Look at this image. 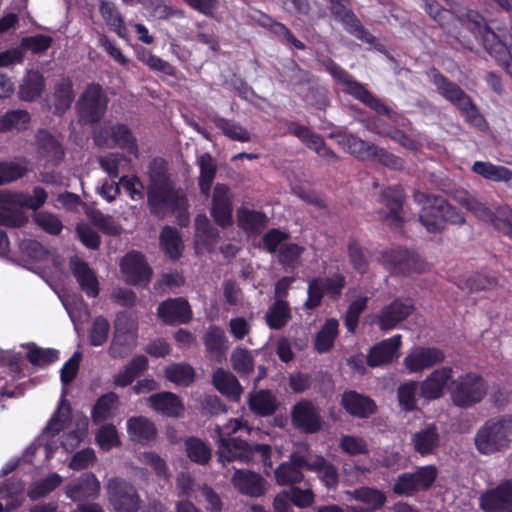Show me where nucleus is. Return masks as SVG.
I'll list each match as a JSON object with an SVG mask.
<instances>
[{"mask_svg":"<svg viewBox=\"0 0 512 512\" xmlns=\"http://www.w3.org/2000/svg\"><path fill=\"white\" fill-rule=\"evenodd\" d=\"M413 199L422 207L419 221L429 233H441L447 224L463 225L466 222L464 214L440 195L416 190Z\"/></svg>","mask_w":512,"mask_h":512,"instance_id":"f257e3e1","label":"nucleus"},{"mask_svg":"<svg viewBox=\"0 0 512 512\" xmlns=\"http://www.w3.org/2000/svg\"><path fill=\"white\" fill-rule=\"evenodd\" d=\"M512 443V415L493 417L477 430L474 444L483 455H492L506 450Z\"/></svg>","mask_w":512,"mask_h":512,"instance_id":"f03ea898","label":"nucleus"},{"mask_svg":"<svg viewBox=\"0 0 512 512\" xmlns=\"http://www.w3.org/2000/svg\"><path fill=\"white\" fill-rule=\"evenodd\" d=\"M460 19L466 21L467 28L481 39L484 49L497 61L510 58L508 46L512 37L506 30L493 31L478 13L471 10Z\"/></svg>","mask_w":512,"mask_h":512,"instance_id":"7ed1b4c3","label":"nucleus"},{"mask_svg":"<svg viewBox=\"0 0 512 512\" xmlns=\"http://www.w3.org/2000/svg\"><path fill=\"white\" fill-rule=\"evenodd\" d=\"M187 198L175 183L147 186V207L151 215L164 219L185 207Z\"/></svg>","mask_w":512,"mask_h":512,"instance_id":"20e7f679","label":"nucleus"},{"mask_svg":"<svg viewBox=\"0 0 512 512\" xmlns=\"http://www.w3.org/2000/svg\"><path fill=\"white\" fill-rule=\"evenodd\" d=\"M488 392V384L476 373H466L451 382L450 398L459 408H470L480 403Z\"/></svg>","mask_w":512,"mask_h":512,"instance_id":"39448f33","label":"nucleus"},{"mask_svg":"<svg viewBox=\"0 0 512 512\" xmlns=\"http://www.w3.org/2000/svg\"><path fill=\"white\" fill-rule=\"evenodd\" d=\"M108 103L109 98L99 83L87 84L75 105L79 120L84 124L98 123L104 117Z\"/></svg>","mask_w":512,"mask_h":512,"instance_id":"423d86ee","label":"nucleus"},{"mask_svg":"<svg viewBox=\"0 0 512 512\" xmlns=\"http://www.w3.org/2000/svg\"><path fill=\"white\" fill-rule=\"evenodd\" d=\"M325 68L337 83L343 86L347 93L353 95L377 113L389 117L391 116L393 111L388 106L370 93L362 84L353 80L352 77L334 61L330 59L327 60L325 62Z\"/></svg>","mask_w":512,"mask_h":512,"instance_id":"0eeeda50","label":"nucleus"},{"mask_svg":"<svg viewBox=\"0 0 512 512\" xmlns=\"http://www.w3.org/2000/svg\"><path fill=\"white\" fill-rule=\"evenodd\" d=\"M93 141L100 148L118 147L130 155H138L137 139L131 129L123 123L99 127L93 132Z\"/></svg>","mask_w":512,"mask_h":512,"instance_id":"6e6552de","label":"nucleus"},{"mask_svg":"<svg viewBox=\"0 0 512 512\" xmlns=\"http://www.w3.org/2000/svg\"><path fill=\"white\" fill-rule=\"evenodd\" d=\"M379 262L391 273L401 275L423 273L428 268V264L417 253L404 248L383 252Z\"/></svg>","mask_w":512,"mask_h":512,"instance_id":"1a4fd4ad","label":"nucleus"},{"mask_svg":"<svg viewBox=\"0 0 512 512\" xmlns=\"http://www.w3.org/2000/svg\"><path fill=\"white\" fill-rule=\"evenodd\" d=\"M107 494L109 502L116 512H138L140 496L135 486L125 479L119 477L109 479Z\"/></svg>","mask_w":512,"mask_h":512,"instance_id":"9d476101","label":"nucleus"},{"mask_svg":"<svg viewBox=\"0 0 512 512\" xmlns=\"http://www.w3.org/2000/svg\"><path fill=\"white\" fill-rule=\"evenodd\" d=\"M304 470L320 472V459L317 458L310 464L302 451H293L289 460L281 463L275 470L276 482L281 486H293L303 480Z\"/></svg>","mask_w":512,"mask_h":512,"instance_id":"9b49d317","label":"nucleus"},{"mask_svg":"<svg viewBox=\"0 0 512 512\" xmlns=\"http://www.w3.org/2000/svg\"><path fill=\"white\" fill-rule=\"evenodd\" d=\"M120 270L127 284L146 287L153 276V270L145 255L136 250L127 252L120 261Z\"/></svg>","mask_w":512,"mask_h":512,"instance_id":"f8f14e48","label":"nucleus"},{"mask_svg":"<svg viewBox=\"0 0 512 512\" xmlns=\"http://www.w3.org/2000/svg\"><path fill=\"white\" fill-rule=\"evenodd\" d=\"M437 476L434 466L418 468L413 473H403L398 476L393 485V492L397 495L411 496L420 490L431 487Z\"/></svg>","mask_w":512,"mask_h":512,"instance_id":"ddd939ff","label":"nucleus"},{"mask_svg":"<svg viewBox=\"0 0 512 512\" xmlns=\"http://www.w3.org/2000/svg\"><path fill=\"white\" fill-rule=\"evenodd\" d=\"M331 3V13L340 21L346 30L357 39L373 44L375 37L365 29L360 20L349 7L350 0H328Z\"/></svg>","mask_w":512,"mask_h":512,"instance_id":"4468645a","label":"nucleus"},{"mask_svg":"<svg viewBox=\"0 0 512 512\" xmlns=\"http://www.w3.org/2000/svg\"><path fill=\"white\" fill-rule=\"evenodd\" d=\"M210 215L222 229L233 224V202L230 188L226 184L217 183L213 190Z\"/></svg>","mask_w":512,"mask_h":512,"instance_id":"2eb2a0df","label":"nucleus"},{"mask_svg":"<svg viewBox=\"0 0 512 512\" xmlns=\"http://www.w3.org/2000/svg\"><path fill=\"white\" fill-rule=\"evenodd\" d=\"M157 316L166 325L187 324L192 319V310L185 298H168L158 305Z\"/></svg>","mask_w":512,"mask_h":512,"instance_id":"dca6fc26","label":"nucleus"},{"mask_svg":"<svg viewBox=\"0 0 512 512\" xmlns=\"http://www.w3.org/2000/svg\"><path fill=\"white\" fill-rule=\"evenodd\" d=\"M414 305L409 299L396 298L384 306L376 316L381 331H389L412 314Z\"/></svg>","mask_w":512,"mask_h":512,"instance_id":"f3484780","label":"nucleus"},{"mask_svg":"<svg viewBox=\"0 0 512 512\" xmlns=\"http://www.w3.org/2000/svg\"><path fill=\"white\" fill-rule=\"evenodd\" d=\"M100 494V482L92 472L82 473L65 487V495L73 502L95 500Z\"/></svg>","mask_w":512,"mask_h":512,"instance_id":"a211bd4d","label":"nucleus"},{"mask_svg":"<svg viewBox=\"0 0 512 512\" xmlns=\"http://www.w3.org/2000/svg\"><path fill=\"white\" fill-rule=\"evenodd\" d=\"M404 200V191L400 186L387 187L381 192L380 201L388 209L382 220L391 227L400 228L402 226L401 212Z\"/></svg>","mask_w":512,"mask_h":512,"instance_id":"6ab92c4d","label":"nucleus"},{"mask_svg":"<svg viewBox=\"0 0 512 512\" xmlns=\"http://www.w3.org/2000/svg\"><path fill=\"white\" fill-rule=\"evenodd\" d=\"M401 344V335H395L375 344L367 354V365L374 368L391 364L399 357Z\"/></svg>","mask_w":512,"mask_h":512,"instance_id":"aec40b11","label":"nucleus"},{"mask_svg":"<svg viewBox=\"0 0 512 512\" xmlns=\"http://www.w3.org/2000/svg\"><path fill=\"white\" fill-rule=\"evenodd\" d=\"M292 425L305 433H314L320 430V416L316 407L308 400H300L291 411Z\"/></svg>","mask_w":512,"mask_h":512,"instance_id":"412c9836","label":"nucleus"},{"mask_svg":"<svg viewBox=\"0 0 512 512\" xmlns=\"http://www.w3.org/2000/svg\"><path fill=\"white\" fill-rule=\"evenodd\" d=\"M481 508L488 512H512V480L486 492L480 499Z\"/></svg>","mask_w":512,"mask_h":512,"instance_id":"4be33fe9","label":"nucleus"},{"mask_svg":"<svg viewBox=\"0 0 512 512\" xmlns=\"http://www.w3.org/2000/svg\"><path fill=\"white\" fill-rule=\"evenodd\" d=\"M444 352L436 347H418L408 354L404 364L411 372H419L443 362Z\"/></svg>","mask_w":512,"mask_h":512,"instance_id":"5701e85b","label":"nucleus"},{"mask_svg":"<svg viewBox=\"0 0 512 512\" xmlns=\"http://www.w3.org/2000/svg\"><path fill=\"white\" fill-rule=\"evenodd\" d=\"M148 403L151 409L165 417L179 418L185 411L180 397L168 391L152 394L148 398Z\"/></svg>","mask_w":512,"mask_h":512,"instance_id":"b1692460","label":"nucleus"},{"mask_svg":"<svg viewBox=\"0 0 512 512\" xmlns=\"http://www.w3.org/2000/svg\"><path fill=\"white\" fill-rule=\"evenodd\" d=\"M71 272L81 290L91 298L99 295V282L95 272L88 263L78 257H72L69 262Z\"/></svg>","mask_w":512,"mask_h":512,"instance_id":"393cba45","label":"nucleus"},{"mask_svg":"<svg viewBox=\"0 0 512 512\" xmlns=\"http://www.w3.org/2000/svg\"><path fill=\"white\" fill-rule=\"evenodd\" d=\"M269 219L262 211L241 206L236 210V223L238 228L247 236H258L267 227Z\"/></svg>","mask_w":512,"mask_h":512,"instance_id":"a878e982","label":"nucleus"},{"mask_svg":"<svg viewBox=\"0 0 512 512\" xmlns=\"http://www.w3.org/2000/svg\"><path fill=\"white\" fill-rule=\"evenodd\" d=\"M452 373L453 369L448 366L434 370L420 383L421 396L427 400L440 398L452 378Z\"/></svg>","mask_w":512,"mask_h":512,"instance_id":"bb28decb","label":"nucleus"},{"mask_svg":"<svg viewBox=\"0 0 512 512\" xmlns=\"http://www.w3.org/2000/svg\"><path fill=\"white\" fill-rule=\"evenodd\" d=\"M234 487L243 495L260 497L265 493V480L255 472L237 469L232 477Z\"/></svg>","mask_w":512,"mask_h":512,"instance_id":"cd10ccee","label":"nucleus"},{"mask_svg":"<svg viewBox=\"0 0 512 512\" xmlns=\"http://www.w3.org/2000/svg\"><path fill=\"white\" fill-rule=\"evenodd\" d=\"M342 405L349 414L358 418H369L377 412V405L373 399L355 391L343 394Z\"/></svg>","mask_w":512,"mask_h":512,"instance_id":"c85d7f7f","label":"nucleus"},{"mask_svg":"<svg viewBox=\"0 0 512 512\" xmlns=\"http://www.w3.org/2000/svg\"><path fill=\"white\" fill-rule=\"evenodd\" d=\"M203 343L207 357L221 363L228 349L224 330L217 325H211L203 336Z\"/></svg>","mask_w":512,"mask_h":512,"instance_id":"c756f323","label":"nucleus"},{"mask_svg":"<svg viewBox=\"0 0 512 512\" xmlns=\"http://www.w3.org/2000/svg\"><path fill=\"white\" fill-rule=\"evenodd\" d=\"M46 87V81L38 70H27L23 76L17 96L21 101L34 102L41 97Z\"/></svg>","mask_w":512,"mask_h":512,"instance_id":"7c9ffc66","label":"nucleus"},{"mask_svg":"<svg viewBox=\"0 0 512 512\" xmlns=\"http://www.w3.org/2000/svg\"><path fill=\"white\" fill-rule=\"evenodd\" d=\"M127 432L130 439L141 445L153 442L157 436L155 424L145 416H133L127 420Z\"/></svg>","mask_w":512,"mask_h":512,"instance_id":"2f4dec72","label":"nucleus"},{"mask_svg":"<svg viewBox=\"0 0 512 512\" xmlns=\"http://www.w3.org/2000/svg\"><path fill=\"white\" fill-rule=\"evenodd\" d=\"M218 458L223 464L237 459L246 460L249 458V443L239 437H221L218 446Z\"/></svg>","mask_w":512,"mask_h":512,"instance_id":"473e14b6","label":"nucleus"},{"mask_svg":"<svg viewBox=\"0 0 512 512\" xmlns=\"http://www.w3.org/2000/svg\"><path fill=\"white\" fill-rule=\"evenodd\" d=\"M248 405L255 415L268 417L277 411L279 403L271 390L261 389L250 394Z\"/></svg>","mask_w":512,"mask_h":512,"instance_id":"72a5a7b5","label":"nucleus"},{"mask_svg":"<svg viewBox=\"0 0 512 512\" xmlns=\"http://www.w3.org/2000/svg\"><path fill=\"white\" fill-rule=\"evenodd\" d=\"M413 447L422 456L433 454L440 445V434L434 424H429L412 436Z\"/></svg>","mask_w":512,"mask_h":512,"instance_id":"f704fd0d","label":"nucleus"},{"mask_svg":"<svg viewBox=\"0 0 512 512\" xmlns=\"http://www.w3.org/2000/svg\"><path fill=\"white\" fill-rule=\"evenodd\" d=\"M47 198L48 194L46 190L43 187L36 186L33 188L32 195L26 192L10 193L4 195L3 201L7 204L36 211L45 204Z\"/></svg>","mask_w":512,"mask_h":512,"instance_id":"c9c22d12","label":"nucleus"},{"mask_svg":"<svg viewBox=\"0 0 512 512\" xmlns=\"http://www.w3.org/2000/svg\"><path fill=\"white\" fill-rule=\"evenodd\" d=\"M214 387L232 400H239L242 386L236 376L223 368H217L212 375Z\"/></svg>","mask_w":512,"mask_h":512,"instance_id":"e433bc0d","label":"nucleus"},{"mask_svg":"<svg viewBox=\"0 0 512 512\" xmlns=\"http://www.w3.org/2000/svg\"><path fill=\"white\" fill-rule=\"evenodd\" d=\"M147 369V357L144 355H136L114 376L113 382L118 387H127Z\"/></svg>","mask_w":512,"mask_h":512,"instance_id":"4c0bfd02","label":"nucleus"},{"mask_svg":"<svg viewBox=\"0 0 512 512\" xmlns=\"http://www.w3.org/2000/svg\"><path fill=\"white\" fill-rule=\"evenodd\" d=\"M159 245L161 250L172 260L182 256L183 243L177 228L165 225L160 232Z\"/></svg>","mask_w":512,"mask_h":512,"instance_id":"58836bf2","label":"nucleus"},{"mask_svg":"<svg viewBox=\"0 0 512 512\" xmlns=\"http://www.w3.org/2000/svg\"><path fill=\"white\" fill-rule=\"evenodd\" d=\"M53 97L55 111L64 113L71 107L75 98V93L73 89V81L70 77L64 76L56 82Z\"/></svg>","mask_w":512,"mask_h":512,"instance_id":"ea45409f","label":"nucleus"},{"mask_svg":"<svg viewBox=\"0 0 512 512\" xmlns=\"http://www.w3.org/2000/svg\"><path fill=\"white\" fill-rule=\"evenodd\" d=\"M199 166L198 186L202 194L208 195L217 173V166L210 153L201 154L197 160Z\"/></svg>","mask_w":512,"mask_h":512,"instance_id":"a19ab883","label":"nucleus"},{"mask_svg":"<svg viewBox=\"0 0 512 512\" xmlns=\"http://www.w3.org/2000/svg\"><path fill=\"white\" fill-rule=\"evenodd\" d=\"M119 403V397L115 392H107L101 395L92 407L91 417L95 424L110 419Z\"/></svg>","mask_w":512,"mask_h":512,"instance_id":"79ce46f5","label":"nucleus"},{"mask_svg":"<svg viewBox=\"0 0 512 512\" xmlns=\"http://www.w3.org/2000/svg\"><path fill=\"white\" fill-rule=\"evenodd\" d=\"M100 14L110 30L114 31L120 38L126 39L128 30L124 18L113 2L103 1L100 4Z\"/></svg>","mask_w":512,"mask_h":512,"instance_id":"37998d69","label":"nucleus"},{"mask_svg":"<svg viewBox=\"0 0 512 512\" xmlns=\"http://www.w3.org/2000/svg\"><path fill=\"white\" fill-rule=\"evenodd\" d=\"M232 369L241 377L248 378L255 369V361L252 354L247 348L236 347L230 356Z\"/></svg>","mask_w":512,"mask_h":512,"instance_id":"c03bdc74","label":"nucleus"},{"mask_svg":"<svg viewBox=\"0 0 512 512\" xmlns=\"http://www.w3.org/2000/svg\"><path fill=\"white\" fill-rule=\"evenodd\" d=\"M36 141L41 154L50 157L56 163L63 160L65 154L62 145L50 132L39 130Z\"/></svg>","mask_w":512,"mask_h":512,"instance_id":"a18cd8bd","label":"nucleus"},{"mask_svg":"<svg viewBox=\"0 0 512 512\" xmlns=\"http://www.w3.org/2000/svg\"><path fill=\"white\" fill-rule=\"evenodd\" d=\"M187 457L198 465H207L212 457V449L203 440L198 437H188L185 442Z\"/></svg>","mask_w":512,"mask_h":512,"instance_id":"49530a36","label":"nucleus"},{"mask_svg":"<svg viewBox=\"0 0 512 512\" xmlns=\"http://www.w3.org/2000/svg\"><path fill=\"white\" fill-rule=\"evenodd\" d=\"M473 172L485 179L496 182H509L512 180V171L504 166L494 165L490 162L477 161L473 164Z\"/></svg>","mask_w":512,"mask_h":512,"instance_id":"de8ad7c7","label":"nucleus"},{"mask_svg":"<svg viewBox=\"0 0 512 512\" xmlns=\"http://www.w3.org/2000/svg\"><path fill=\"white\" fill-rule=\"evenodd\" d=\"M347 494L363 503L371 511L380 509L386 502L385 494L376 488L361 487L352 492H347Z\"/></svg>","mask_w":512,"mask_h":512,"instance_id":"09e8293b","label":"nucleus"},{"mask_svg":"<svg viewBox=\"0 0 512 512\" xmlns=\"http://www.w3.org/2000/svg\"><path fill=\"white\" fill-rule=\"evenodd\" d=\"M27 348L26 359L33 365L38 367L53 364L59 359V351L53 348H42L35 343L23 345Z\"/></svg>","mask_w":512,"mask_h":512,"instance_id":"8fccbe9b","label":"nucleus"},{"mask_svg":"<svg viewBox=\"0 0 512 512\" xmlns=\"http://www.w3.org/2000/svg\"><path fill=\"white\" fill-rule=\"evenodd\" d=\"M212 121L217 129L233 141L249 142L251 140L250 132L238 123L221 116L213 117Z\"/></svg>","mask_w":512,"mask_h":512,"instance_id":"3c124183","label":"nucleus"},{"mask_svg":"<svg viewBox=\"0 0 512 512\" xmlns=\"http://www.w3.org/2000/svg\"><path fill=\"white\" fill-rule=\"evenodd\" d=\"M266 322L271 329H282L291 318L289 304L285 300H276L266 312Z\"/></svg>","mask_w":512,"mask_h":512,"instance_id":"603ef678","label":"nucleus"},{"mask_svg":"<svg viewBox=\"0 0 512 512\" xmlns=\"http://www.w3.org/2000/svg\"><path fill=\"white\" fill-rule=\"evenodd\" d=\"M323 273L325 274L322 277V297L327 296L331 300H338L342 295V290L346 286V278L345 276L337 272H327V268H324Z\"/></svg>","mask_w":512,"mask_h":512,"instance_id":"864d4df0","label":"nucleus"},{"mask_svg":"<svg viewBox=\"0 0 512 512\" xmlns=\"http://www.w3.org/2000/svg\"><path fill=\"white\" fill-rule=\"evenodd\" d=\"M165 377L172 383L187 387L194 382L195 370L188 363H174L165 368Z\"/></svg>","mask_w":512,"mask_h":512,"instance_id":"5fc2aeb1","label":"nucleus"},{"mask_svg":"<svg viewBox=\"0 0 512 512\" xmlns=\"http://www.w3.org/2000/svg\"><path fill=\"white\" fill-rule=\"evenodd\" d=\"M453 199L458 204L464 206L479 219L491 217L490 208L485 203H482L476 199L466 190H456L454 192Z\"/></svg>","mask_w":512,"mask_h":512,"instance_id":"6e6d98bb","label":"nucleus"},{"mask_svg":"<svg viewBox=\"0 0 512 512\" xmlns=\"http://www.w3.org/2000/svg\"><path fill=\"white\" fill-rule=\"evenodd\" d=\"M63 478L58 473H51L46 478L35 482L28 490V497L32 501L39 500L50 494L62 483Z\"/></svg>","mask_w":512,"mask_h":512,"instance_id":"4d7b16f0","label":"nucleus"},{"mask_svg":"<svg viewBox=\"0 0 512 512\" xmlns=\"http://www.w3.org/2000/svg\"><path fill=\"white\" fill-rule=\"evenodd\" d=\"M490 218H480L494 226L505 235H512V209L507 205H500L493 212L490 209Z\"/></svg>","mask_w":512,"mask_h":512,"instance_id":"13d9d810","label":"nucleus"},{"mask_svg":"<svg viewBox=\"0 0 512 512\" xmlns=\"http://www.w3.org/2000/svg\"><path fill=\"white\" fill-rule=\"evenodd\" d=\"M30 120L31 116L27 110H8L4 115L1 116L2 130L3 132H8L13 129L18 131L26 130Z\"/></svg>","mask_w":512,"mask_h":512,"instance_id":"bf43d9fd","label":"nucleus"},{"mask_svg":"<svg viewBox=\"0 0 512 512\" xmlns=\"http://www.w3.org/2000/svg\"><path fill=\"white\" fill-rule=\"evenodd\" d=\"M289 133L299 138L308 148L320 154V136L310 131V129L297 122H291L288 125Z\"/></svg>","mask_w":512,"mask_h":512,"instance_id":"052dcab7","label":"nucleus"},{"mask_svg":"<svg viewBox=\"0 0 512 512\" xmlns=\"http://www.w3.org/2000/svg\"><path fill=\"white\" fill-rule=\"evenodd\" d=\"M420 388L417 381H409L401 384L397 390L399 404L406 411H413L416 409V393Z\"/></svg>","mask_w":512,"mask_h":512,"instance_id":"680f3d73","label":"nucleus"},{"mask_svg":"<svg viewBox=\"0 0 512 512\" xmlns=\"http://www.w3.org/2000/svg\"><path fill=\"white\" fill-rule=\"evenodd\" d=\"M497 284L498 281L496 278L477 273L464 280L460 285V288L473 293L492 290L497 286Z\"/></svg>","mask_w":512,"mask_h":512,"instance_id":"e2e57ef3","label":"nucleus"},{"mask_svg":"<svg viewBox=\"0 0 512 512\" xmlns=\"http://www.w3.org/2000/svg\"><path fill=\"white\" fill-rule=\"evenodd\" d=\"M110 323L104 316H97L89 331V343L92 346L103 345L109 336Z\"/></svg>","mask_w":512,"mask_h":512,"instance_id":"0e129e2a","label":"nucleus"},{"mask_svg":"<svg viewBox=\"0 0 512 512\" xmlns=\"http://www.w3.org/2000/svg\"><path fill=\"white\" fill-rule=\"evenodd\" d=\"M148 177V185H161V183L168 184L173 182L168 175L167 162L160 157L154 158L150 162Z\"/></svg>","mask_w":512,"mask_h":512,"instance_id":"69168bd1","label":"nucleus"},{"mask_svg":"<svg viewBox=\"0 0 512 512\" xmlns=\"http://www.w3.org/2000/svg\"><path fill=\"white\" fill-rule=\"evenodd\" d=\"M34 222L46 233L59 235L63 229L62 221L50 212H37L33 216Z\"/></svg>","mask_w":512,"mask_h":512,"instance_id":"338daca9","label":"nucleus"},{"mask_svg":"<svg viewBox=\"0 0 512 512\" xmlns=\"http://www.w3.org/2000/svg\"><path fill=\"white\" fill-rule=\"evenodd\" d=\"M95 440L103 450H110L121 444L117 429L113 424L102 425L96 433Z\"/></svg>","mask_w":512,"mask_h":512,"instance_id":"774afa93","label":"nucleus"}]
</instances>
